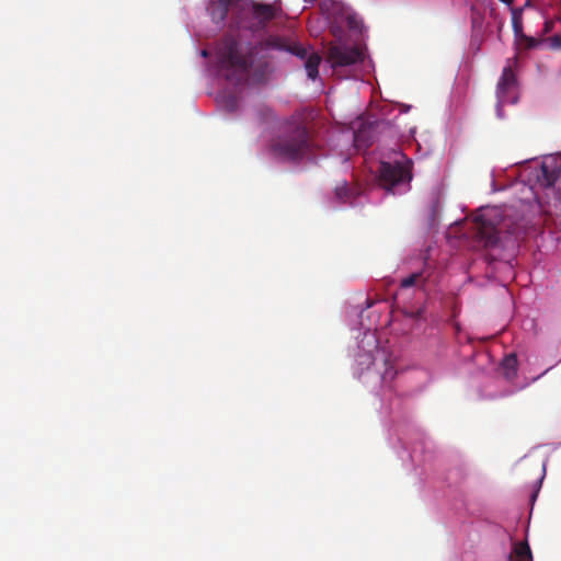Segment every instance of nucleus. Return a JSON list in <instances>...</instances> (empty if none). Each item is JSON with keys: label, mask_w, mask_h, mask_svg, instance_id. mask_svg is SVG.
Instances as JSON below:
<instances>
[{"label": "nucleus", "mask_w": 561, "mask_h": 561, "mask_svg": "<svg viewBox=\"0 0 561 561\" xmlns=\"http://www.w3.org/2000/svg\"><path fill=\"white\" fill-rule=\"evenodd\" d=\"M558 199L561 202V194L558 193Z\"/></svg>", "instance_id": "obj_21"}, {"label": "nucleus", "mask_w": 561, "mask_h": 561, "mask_svg": "<svg viewBox=\"0 0 561 561\" xmlns=\"http://www.w3.org/2000/svg\"><path fill=\"white\" fill-rule=\"evenodd\" d=\"M231 2L232 0H216L210 3L208 11L214 22L220 23L226 19Z\"/></svg>", "instance_id": "obj_12"}, {"label": "nucleus", "mask_w": 561, "mask_h": 561, "mask_svg": "<svg viewBox=\"0 0 561 561\" xmlns=\"http://www.w3.org/2000/svg\"><path fill=\"white\" fill-rule=\"evenodd\" d=\"M516 85L517 78L513 71L511 60H508V64L503 68L496 85L497 108H501L504 104L511 101L514 102L510 94L515 90Z\"/></svg>", "instance_id": "obj_9"}, {"label": "nucleus", "mask_w": 561, "mask_h": 561, "mask_svg": "<svg viewBox=\"0 0 561 561\" xmlns=\"http://www.w3.org/2000/svg\"><path fill=\"white\" fill-rule=\"evenodd\" d=\"M421 277H422V273H413V274L409 275L408 277L402 278L400 286L402 288H409L411 286H414Z\"/></svg>", "instance_id": "obj_16"}, {"label": "nucleus", "mask_w": 561, "mask_h": 561, "mask_svg": "<svg viewBox=\"0 0 561 561\" xmlns=\"http://www.w3.org/2000/svg\"><path fill=\"white\" fill-rule=\"evenodd\" d=\"M356 194L357 193H355V190L350 187L346 182H343L342 184L335 187V196L343 203L353 199L356 196Z\"/></svg>", "instance_id": "obj_14"}, {"label": "nucleus", "mask_w": 561, "mask_h": 561, "mask_svg": "<svg viewBox=\"0 0 561 561\" xmlns=\"http://www.w3.org/2000/svg\"><path fill=\"white\" fill-rule=\"evenodd\" d=\"M273 153L284 161H299L312 151V141L302 123L289 125L272 144Z\"/></svg>", "instance_id": "obj_3"}, {"label": "nucleus", "mask_w": 561, "mask_h": 561, "mask_svg": "<svg viewBox=\"0 0 561 561\" xmlns=\"http://www.w3.org/2000/svg\"><path fill=\"white\" fill-rule=\"evenodd\" d=\"M561 176V156H549L541 162L537 171V184L546 190L552 188Z\"/></svg>", "instance_id": "obj_8"}, {"label": "nucleus", "mask_w": 561, "mask_h": 561, "mask_svg": "<svg viewBox=\"0 0 561 561\" xmlns=\"http://www.w3.org/2000/svg\"><path fill=\"white\" fill-rule=\"evenodd\" d=\"M510 561H533L531 550L527 541L514 543Z\"/></svg>", "instance_id": "obj_13"}, {"label": "nucleus", "mask_w": 561, "mask_h": 561, "mask_svg": "<svg viewBox=\"0 0 561 561\" xmlns=\"http://www.w3.org/2000/svg\"><path fill=\"white\" fill-rule=\"evenodd\" d=\"M355 362L359 374L370 369L373 366L385 383L392 381L397 375L391 355L387 350L379 346H375V348L369 352H359L356 355Z\"/></svg>", "instance_id": "obj_5"}, {"label": "nucleus", "mask_w": 561, "mask_h": 561, "mask_svg": "<svg viewBox=\"0 0 561 561\" xmlns=\"http://www.w3.org/2000/svg\"><path fill=\"white\" fill-rule=\"evenodd\" d=\"M282 14V9L277 3L266 4V3H252V20H253V28L262 30L267 23L272 20L277 19Z\"/></svg>", "instance_id": "obj_10"}, {"label": "nucleus", "mask_w": 561, "mask_h": 561, "mask_svg": "<svg viewBox=\"0 0 561 561\" xmlns=\"http://www.w3.org/2000/svg\"><path fill=\"white\" fill-rule=\"evenodd\" d=\"M499 218L500 213L494 208L482 211L476 218L478 238L486 249L505 248L519 239V232L508 228L505 220L497 221Z\"/></svg>", "instance_id": "obj_2"}, {"label": "nucleus", "mask_w": 561, "mask_h": 561, "mask_svg": "<svg viewBox=\"0 0 561 561\" xmlns=\"http://www.w3.org/2000/svg\"><path fill=\"white\" fill-rule=\"evenodd\" d=\"M202 56L203 57H207L208 56V50L207 49H203L202 50Z\"/></svg>", "instance_id": "obj_20"}, {"label": "nucleus", "mask_w": 561, "mask_h": 561, "mask_svg": "<svg viewBox=\"0 0 561 561\" xmlns=\"http://www.w3.org/2000/svg\"><path fill=\"white\" fill-rule=\"evenodd\" d=\"M549 45L553 49H561V35L556 34L548 38Z\"/></svg>", "instance_id": "obj_18"}, {"label": "nucleus", "mask_w": 561, "mask_h": 561, "mask_svg": "<svg viewBox=\"0 0 561 561\" xmlns=\"http://www.w3.org/2000/svg\"><path fill=\"white\" fill-rule=\"evenodd\" d=\"M517 366V357L514 354L506 356L503 360V367L506 370H515Z\"/></svg>", "instance_id": "obj_17"}, {"label": "nucleus", "mask_w": 561, "mask_h": 561, "mask_svg": "<svg viewBox=\"0 0 561 561\" xmlns=\"http://www.w3.org/2000/svg\"><path fill=\"white\" fill-rule=\"evenodd\" d=\"M513 30L518 45L523 46L526 49H531L541 43L540 39L526 36L523 33L522 21L516 16L513 18Z\"/></svg>", "instance_id": "obj_11"}, {"label": "nucleus", "mask_w": 561, "mask_h": 561, "mask_svg": "<svg viewBox=\"0 0 561 561\" xmlns=\"http://www.w3.org/2000/svg\"><path fill=\"white\" fill-rule=\"evenodd\" d=\"M261 46L265 49L287 51L297 56L301 60H305V69L308 78L311 80H316L318 78L319 66L322 60L319 53L280 36H268L261 42Z\"/></svg>", "instance_id": "obj_4"}, {"label": "nucleus", "mask_w": 561, "mask_h": 561, "mask_svg": "<svg viewBox=\"0 0 561 561\" xmlns=\"http://www.w3.org/2000/svg\"><path fill=\"white\" fill-rule=\"evenodd\" d=\"M410 161L408 164L400 162L390 163L382 161L379 165V181L383 188L392 191L394 186L401 183H409L412 179L410 173Z\"/></svg>", "instance_id": "obj_6"}, {"label": "nucleus", "mask_w": 561, "mask_h": 561, "mask_svg": "<svg viewBox=\"0 0 561 561\" xmlns=\"http://www.w3.org/2000/svg\"><path fill=\"white\" fill-rule=\"evenodd\" d=\"M442 209V198L438 191H433L430 195V210L432 219H435Z\"/></svg>", "instance_id": "obj_15"}, {"label": "nucleus", "mask_w": 561, "mask_h": 561, "mask_svg": "<svg viewBox=\"0 0 561 561\" xmlns=\"http://www.w3.org/2000/svg\"><path fill=\"white\" fill-rule=\"evenodd\" d=\"M257 47L242 43L231 36L225 37L217 46L216 61L219 72L226 80L239 84L252 77L253 82L266 80L268 62L255 60Z\"/></svg>", "instance_id": "obj_1"}, {"label": "nucleus", "mask_w": 561, "mask_h": 561, "mask_svg": "<svg viewBox=\"0 0 561 561\" xmlns=\"http://www.w3.org/2000/svg\"><path fill=\"white\" fill-rule=\"evenodd\" d=\"M328 60L332 68L355 65L363 60V53L357 47L332 45L328 50Z\"/></svg>", "instance_id": "obj_7"}, {"label": "nucleus", "mask_w": 561, "mask_h": 561, "mask_svg": "<svg viewBox=\"0 0 561 561\" xmlns=\"http://www.w3.org/2000/svg\"><path fill=\"white\" fill-rule=\"evenodd\" d=\"M551 24H552V22H546V27H545V31H546V32H549V31H550V28H551Z\"/></svg>", "instance_id": "obj_19"}]
</instances>
